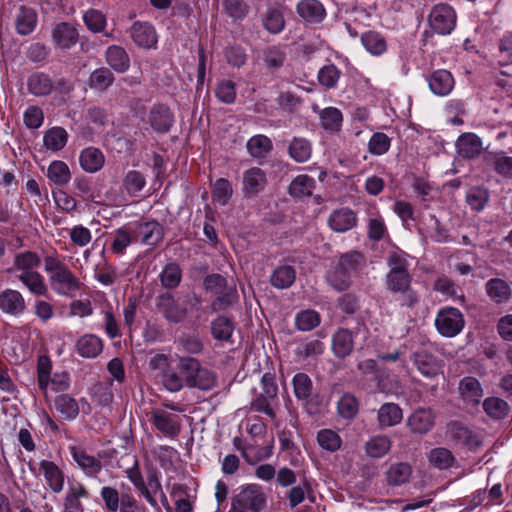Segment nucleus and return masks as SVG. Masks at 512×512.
I'll return each mask as SVG.
<instances>
[{
	"label": "nucleus",
	"instance_id": "41",
	"mask_svg": "<svg viewBox=\"0 0 512 512\" xmlns=\"http://www.w3.org/2000/svg\"><path fill=\"white\" fill-rule=\"evenodd\" d=\"M428 460L433 467L439 470H447L456 462L453 453L445 447L433 448L428 454Z\"/></svg>",
	"mask_w": 512,
	"mask_h": 512
},
{
	"label": "nucleus",
	"instance_id": "11",
	"mask_svg": "<svg viewBox=\"0 0 512 512\" xmlns=\"http://www.w3.org/2000/svg\"><path fill=\"white\" fill-rule=\"evenodd\" d=\"M358 222L357 214L351 208L341 207L331 212L328 217V226L337 233H345L354 227Z\"/></svg>",
	"mask_w": 512,
	"mask_h": 512
},
{
	"label": "nucleus",
	"instance_id": "27",
	"mask_svg": "<svg viewBox=\"0 0 512 512\" xmlns=\"http://www.w3.org/2000/svg\"><path fill=\"white\" fill-rule=\"evenodd\" d=\"M456 149L460 157L473 159L482 152V141L473 133H465L457 139Z\"/></svg>",
	"mask_w": 512,
	"mask_h": 512
},
{
	"label": "nucleus",
	"instance_id": "15",
	"mask_svg": "<svg viewBox=\"0 0 512 512\" xmlns=\"http://www.w3.org/2000/svg\"><path fill=\"white\" fill-rule=\"evenodd\" d=\"M267 185L266 173L258 168L252 167L243 174V194L246 198H252L262 192Z\"/></svg>",
	"mask_w": 512,
	"mask_h": 512
},
{
	"label": "nucleus",
	"instance_id": "45",
	"mask_svg": "<svg viewBox=\"0 0 512 512\" xmlns=\"http://www.w3.org/2000/svg\"><path fill=\"white\" fill-rule=\"evenodd\" d=\"M485 413L492 419L502 420L509 414L508 403L499 397H487L483 401Z\"/></svg>",
	"mask_w": 512,
	"mask_h": 512
},
{
	"label": "nucleus",
	"instance_id": "3",
	"mask_svg": "<svg viewBox=\"0 0 512 512\" xmlns=\"http://www.w3.org/2000/svg\"><path fill=\"white\" fill-rule=\"evenodd\" d=\"M45 272L49 276L52 285L67 288L78 287V281L69 268L59 258L48 255L44 258Z\"/></svg>",
	"mask_w": 512,
	"mask_h": 512
},
{
	"label": "nucleus",
	"instance_id": "24",
	"mask_svg": "<svg viewBox=\"0 0 512 512\" xmlns=\"http://www.w3.org/2000/svg\"><path fill=\"white\" fill-rule=\"evenodd\" d=\"M39 465L49 488L54 493H60L65 482L64 472L53 461L41 460Z\"/></svg>",
	"mask_w": 512,
	"mask_h": 512
},
{
	"label": "nucleus",
	"instance_id": "10",
	"mask_svg": "<svg viewBox=\"0 0 512 512\" xmlns=\"http://www.w3.org/2000/svg\"><path fill=\"white\" fill-rule=\"evenodd\" d=\"M134 241H140L145 245L155 246L162 241L164 230L155 220L139 222L132 229Z\"/></svg>",
	"mask_w": 512,
	"mask_h": 512
},
{
	"label": "nucleus",
	"instance_id": "52",
	"mask_svg": "<svg viewBox=\"0 0 512 512\" xmlns=\"http://www.w3.org/2000/svg\"><path fill=\"white\" fill-rule=\"evenodd\" d=\"M100 497L104 503L106 512H118L121 508L123 493L112 486H103L100 490Z\"/></svg>",
	"mask_w": 512,
	"mask_h": 512
},
{
	"label": "nucleus",
	"instance_id": "42",
	"mask_svg": "<svg viewBox=\"0 0 512 512\" xmlns=\"http://www.w3.org/2000/svg\"><path fill=\"white\" fill-rule=\"evenodd\" d=\"M216 382V374L207 368L201 367L194 376H188L187 386L190 388H198L203 391H209L216 385Z\"/></svg>",
	"mask_w": 512,
	"mask_h": 512
},
{
	"label": "nucleus",
	"instance_id": "4",
	"mask_svg": "<svg viewBox=\"0 0 512 512\" xmlns=\"http://www.w3.org/2000/svg\"><path fill=\"white\" fill-rule=\"evenodd\" d=\"M435 327L442 336L454 337L464 327L463 315L457 308L444 307L436 315Z\"/></svg>",
	"mask_w": 512,
	"mask_h": 512
},
{
	"label": "nucleus",
	"instance_id": "63",
	"mask_svg": "<svg viewBox=\"0 0 512 512\" xmlns=\"http://www.w3.org/2000/svg\"><path fill=\"white\" fill-rule=\"evenodd\" d=\"M216 97L225 104H232L236 99L235 84L231 80L220 81L215 89Z\"/></svg>",
	"mask_w": 512,
	"mask_h": 512
},
{
	"label": "nucleus",
	"instance_id": "2",
	"mask_svg": "<svg viewBox=\"0 0 512 512\" xmlns=\"http://www.w3.org/2000/svg\"><path fill=\"white\" fill-rule=\"evenodd\" d=\"M40 264L41 259L35 252L25 251L15 255L14 267L21 271L19 279L27 288H43V277L34 271Z\"/></svg>",
	"mask_w": 512,
	"mask_h": 512
},
{
	"label": "nucleus",
	"instance_id": "64",
	"mask_svg": "<svg viewBox=\"0 0 512 512\" xmlns=\"http://www.w3.org/2000/svg\"><path fill=\"white\" fill-rule=\"evenodd\" d=\"M285 59L286 55L284 51L276 46L267 48L263 54V61L265 65L270 69L280 68L284 64Z\"/></svg>",
	"mask_w": 512,
	"mask_h": 512
},
{
	"label": "nucleus",
	"instance_id": "5",
	"mask_svg": "<svg viewBox=\"0 0 512 512\" xmlns=\"http://www.w3.org/2000/svg\"><path fill=\"white\" fill-rule=\"evenodd\" d=\"M387 263L390 268L387 276L389 288H409L411 278L406 259L400 253L392 252Z\"/></svg>",
	"mask_w": 512,
	"mask_h": 512
},
{
	"label": "nucleus",
	"instance_id": "59",
	"mask_svg": "<svg viewBox=\"0 0 512 512\" xmlns=\"http://www.w3.org/2000/svg\"><path fill=\"white\" fill-rule=\"evenodd\" d=\"M134 241L132 230L125 227L119 228L115 231L111 250L116 254H123L124 250Z\"/></svg>",
	"mask_w": 512,
	"mask_h": 512
},
{
	"label": "nucleus",
	"instance_id": "48",
	"mask_svg": "<svg viewBox=\"0 0 512 512\" xmlns=\"http://www.w3.org/2000/svg\"><path fill=\"white\" fill-rule=\"evenodd\" d=\"M294 322L297 330L308 332L319 326L321 316L312 309L301 310L296 313Z\"/></svg>",
	"mask_w": 512,
	"mask_h": 512
},
{
	"label": "nucleus",
	"instance_id": "32",
	"mask_svg": "<svg viewBox=\"0 0 512 512\" xmlns=\"http://www.w3.org/2000/svg\"><path fill=\"white\" fill-rule=\"evenodd\" d=\"M27 87L31 94L41 97L49 95L55 85L49 75L43 72H35L29 76Z\"/></svg>",
	"mask_w": 512,
	"mask_h": 512
},
{
	"label": "nucleus",
	"instance_id": "25",
	"mask_svg": "<svg viewBox=\"0 0 512 512\" xmlns=\"http://www.w3.org/2000/svg\"><path fill=\"white\" fill-rule=\"evenodd\" d=\"M296 11L302 19L312 24L322 22L326 16L325 8L318 0H301Z\"/></svg>",
	"mask_w": 512,
	"mask_h": 512
},
{
	"label": "nucleus",
	"instance_id": "36",
	"mask_svg": "<svg viewBox=\"0 0 512 512\" xmlns=\"http://www.w3.org/2000/svg\"><path fill=\"white\" fill-rule=\"evenodd\" d=\"M392 442L386 435H375L367 440L364 449L371 458H382L391 450Z\"/></svg>",
	"mask_w": 512,
	"mask_h": 512
},
{
	"label": "nucleus",
	"instance_id": "28",
	"mask_svg": "<svg viewBox=\"0 0 512 512\" xmlns=\"http://www.w3.org/2000/svg\"><path fill=\"white\" fill-rule=\"evenodd\" d=\"M103 341L94 334H85L76 342V352L83 358H95L103 350Z\"/></svg>",
	"mask_w": 512,
	"mask_h": 512
},
{
	"label": "nucleus",
	"instance_id": "57",
	"mask_svg": "<svg viewBox=\"0 0 512 512\" xmlns=\"http://www.w3.org/2000/svg\"><path fill=\"white\" fill-rule=\"evenodd\" d=\"M341 71L333 64L323 66L318 72V81L320 85L327 89L335 88Z\"/></svg>",
	"mask_w": 512,
	"mask_h": 512
},
{
	"label": "nucleus",
	"instance_id": "39",
	"mask_svg": "<svg viewBox=\"0 0 512 512\" xmlns=\"http://www.w3.org/2000/svg\"><path fill=\"white\" fill-rule=\"evenodd\" d=\"M114 80V74L109 68L100 67L90 74L88 84L91 89L104 92L113 84Z\"/></svg>",
	"mask_w": 512,
	"mask_h": 512
},
{
	"label": "nucleus",
	"instance_id": "56",
	"mask_svg": "<svg viewBox=\"0 0 512 512\" xmlns=\"http://www.w3.org/2000/svg\"><path fill=\"white\" fill-rule=\"evenodd\" d=\"M52 362L48 356H39L37 360V382L40 390L45 391L50 383Z\"/></svg>",
	"mask_w": 512,
	"mask_h": 512
},
{
	"label": "nucleus",
	"instance_id": "47",
	"mask_svg": "<svg viewBox=\"0 0 512 512\" xmlns=\"http://www.w3.org/2000/svg\"><path fill=\"white\" fill-rule=\"evenodd\" d=\"M296 279L295 269L290 265L277 267L270 277L274 288H290Z\"/></svg>",
	"mask_w": 512,
	"mask_h": 512
},
{
	"label": "nucleus",
	"instance_id": "51",
	"mask_svg": "<svg viewBox=\"0 0 512 512\" xmlns=\"http://www.w3.org/2000/svg\"><path fill=\"white\" fill-rule=\"evenodd\" d=\"M321 125L325 130L338 132L343 122L342 112L335 107H328L320 113Z\"/></svg>",
	"mask_w": 512,
	"mask_h": 512
},
{
	"label": "nucleus",
	"instance_id": "33",
	"mask_svg": "<svg viewBox=\"0 0 512 512\" xmlns=\"http://www.w3.org/2000/svg\"><path fill=\"white\" fill-rule=\"evenodd\" d=\"M107 64L116 72L124 73L130 67V58L121 46L112 45L105 52Z\"/></svg>",
	"mask_w": 512,
	"mask_h": 512
},
{
	"label": "nucleus",
	"instance_id": "21",
	"mask_svg": "<svg viewBox=\"0 0 512 512\" xmlns=\"http://www.w3.org/2000/svg\"><path fill=\"white\" fill-rule=\"evenodd\" d=\"M432 93L437 96H447L453 90L454 77L448 70L438 69L433 71L427 78Z\"/></svg>",
	"mask_w": 512,
	"mask_h": 512
},
{
	"label": "nucleus",
	"instance_id": "31",
	"mask_svg": "<svg viewBox=\"0 0 512 512\" xmlns=\"http://www.w3.org/2000/svg\"><path fill=\"white\" fill-rule=\"evenodd\" d=\"M412 467L406 462H397L389 466L385 472V479L389 486L398 487L409 482Z\"/></svg>",
	"mask_w": 512,
	"mask_h": 512
},
{
	"label": "nucleus",
	"instance_id": "43",
	"mask_svg": "<svg viewBox=\"0 0 512 512\" xmlns=\"http://www.w3.org/2000/svg\"><path fill=\"white\" fill-rule=\"evenodd\" d=\"M288 152L294 161L298 163H304L311 157L312 146L307 139L294 137L289 144Z\"/></svg>",
	"mask_w": 512,
	"mask_h": 512
},
{
	"label": "nucleus",
	"instance_id": "7",
	"mask_svg": "<svg viewBox=\"0 0 512 512\" xmlns=\"http://www.w3.org/2000/svg\"><path fill=\"white\" fill-rule=\"evenodd\" d=\"M447 435L452 441L463 445L470 451H476L482 444L479 436L461 421L449 422Z\"/></svg>",
	"mask_w": 512,
	"mask_h": 512
},
{
	"label": "nucleus",
	"instance_id": "29",
	"mask_svg": "<svg viewBox=\"0 0 512 512\" xmlns=\"http://www.w3.org/2000/svg\"><path fill=\"white\" fill-rule=\"evenodd\" d=\"M0 309L10 315H20L25 309V301L18 290H3L0 294Z\"/></svg>",
	"mask_w": 512,
	"mask_h": 512
},
{
	"label": "nucleus",
	"instance_id": "26",
	"mask_svg": "<svg viewBox=\"0 0 512 512\" xmlns=\"http://www.w3.org/2000/svg\"><path fill=\"white\" fill-rule=\"evenodd\" d=\"M235 330V321L232 316L219 315L210 323V332L215 340L231 342Z\"/></svg>",
	"mask_w": 512,
	"mask_h": 512
},
{
	"label": "nucleus",
	"instance_id": "9",
	"mask_svg": "<svg viewBox=\"0 0 512 512\" xmlns=\"http://www.w3.org/2000/svg\"><path fill=\"white\" fill-rule=\"evenodd\" d=\"M154 427L167 437L175 438L181 431V418L164 409L156 408L151 412Z\"/></svg>",
	"mask_w": 512,
	"mask_h": 512
},
{
	"label": "nucleus",
	"instance_id": "37",
	"mask_svg": "<svg viewBox=\"0 0 512 512\" xmlns=\"http://www.w3.org/2000/svg\"><path fill=\"white\" fill-rule=\"evenodd\" d=\"M127 477L134 485V487L144 496L146 501L153 507L157 508V501L152 495L151 491L144 482L142 473L139 468L138 461H135L133 467L127 470Z\"/></svg>",
	"mask_w": 512,
	"mask_h": 512
},
{
	"label": "nucleus",
	"instance_id": "23",
	"mask_svg": "<svg viewBox=\"0 0 512 512\" xmlns=\"http://www.w3.org/2000/svg\"><path fill=\"white\" fill-rule=\"evenodd\" d=\"M461 399L469 404L478 405L484 395L479 380L473 376L463 377L458 386Z\"/></svg>",
	"mask_w": 512,
	"mask_h": 512
},
{
	"label": "nucleus",
	"instance_id": "53",
	"mask_svg": "<svg viewBox=\"0 0 512 512\" xmlns=\"http://www.w3.org/2000/svg\"><path fill=\"white\" fill-rule=\"evenodd\" d=\"M339 265L344 271H359L366 266V257L362 252L352 250L340 256Z\"/></svg>",
	"mask_w": 512,
	"mask_h": 512
},
{
	"label": "nucleus",
	"instance_id": "49",
	"mask_svg": "<svg viewBox=\"0 0 512 512\" xmlns=\"http://www.w3.org/2000/svg\"><path fill=\"white\" fill-rule=\"evenodd\" d=\"M337 411L341 418L352 420L359 411V402L351 393H344L337 402Z\"/></svg>",
	"mask_w": 512,
	"mask_h": 512
},
{
	"label": "nucleus",
	"instance_id": "58",
	"mask_svg": "<svg viewBox=\"0 0 512 512\" xmlns=\"http://www.w3.org/2000/svg\"><path fill=\"white\" fill-rule=\"evenodd\" d=\"M233 193L232 185L229 180L219 178L213 185L212 197L213 200L221 205H226Z\"/></svg>",
	"mask_w": 512,
	"mask_h": 512
},
{
	"label": "nucleus",
	"instance_id": "18",
	"mask_svg": "<svg viewBox=\"0 0 512 512\" xmlns=\"http://www.w3.org/2000/svg\"><path fill=\"white\" fill-rule=\"evenodd\" d=\"M411 359L417 370L427 378H434L439 373L437 358L424 346L413 352Z\"/></svg>",
	"mask_w": 512,
	"mask_h": 512
},
{
	"label": "nucleus",
	"instance_id": "55",
	"mask_svg": "<svg viewBox=\"0 0 512 512\" xmlns=\"http://www.w3.org/2000/svg\"><path fill=\"white\" fill-rule=\"evenodd\" d=\"M489 200L487 189L482 187H472L466 193V202L475 211H481Z\"/></svg>",
	"mask_w": 512,
	"mask_h": 512
},
{
	"label": "nucleus",
	"instance_id": "44",
	"mask_svg": "<svg viewBox=\"0 0 512 512\" xmlns=\"http://www.w3.org/2000/svg\"><path fill=\"white\" fill-rule=\"evenodd\" d=\"M46 176L57 186L66 185L71 179V173L68 165L60 160H56L50 163Z\"/></svg>",
	"mask_w": 512,
	"mask_h": 512
},
{
	"label": "nucleus",
	"instance_id": "60",
	"mask_svg": "<svg viewBox=\"0 0 512 512\" xmlns=\"http://www.w3.org/2000/svg\"><path fill=\"white\" fill-rule=\"evenodd\" d=\"M83 20L87 28L94 33L102 32L106 26V17L100 10L89 9L83 15Z\"/></svg>",
	"mask_w": 512,
	"mask_h": 512
},
{
	"label": "nucleus",
	"instance_id": "1",
	"mask_svg": "<svg viewBox=\"0 0 512 512\" xmlns=\"http://www.w3.org/2000/svg\"><path fill=\"white\" fill-rule=\"evenodd\" d=\"M267 497L263 487L257 483L244 484L231 499L228 512H265Z\"/></svg>",
	"mask_w": 512,
	"mask_h": 512
},
{
	"label": "nucleus",
	"instance_id": "13",
	"mask_svg": "<svg viewBox=\"0 0 512 512\" xmlns=\"http://www.w3.org/2000/svg\"><path fill=\"white\" fill-rule=\"evenodd\" d=\"M358 330L351 331L347 328H338L332 335V352L335 357L344 359L349 356L354 348V338Z\"/></svg>",
	"mask_w": 512,
	"mask_h": 512
},
{
	"label": "nucleus",
	"instance_id": "20",
	"mask_svg": "<svg viewBox=\"0 0 512 512\" xmlns=\"http://www.w3.org/2000/svg\"><path fill=\"white\" fill-rule=\"evenodd\" d=\"M133 42L142 48H153L157 43V34L152 24L148 22H135L130 30Z\"/></svg>",
	"mask_w": 512,
	"mask_h": 512
},
{
	"label": "nucleus",
	"instance_id": "14",
	"mask_svg": "<svg viewBox=\"0 0 512 512\" xmlns=\"http://www.w3.org/2000/svg\"><path fill=\"white\" fill-rule=\"evenodd\" d=\"M148 122L157 133H167L174 124V115L164 104L154 105L148 113Z\"/></svg>",
	"mask_w": 512,
	"mask_h": 512
},
{
	"label": "nucleus",
	"instance_id": "50",
	"mask_svg": "<svg viewBox=\"0 0 512 512\" xmlns=\"http://www.w3.org/2000/svg\"><path fill=\"white\" fill-rule=\"evenodd\" d=\"M264 28L272 34L280 33L285 26L283 13L275 7L268 8L262 17Z\"/></svg>",
	"mask_w": 512,
	"mask_h": 512
},
{
	"label": "nucleus",
	"instance_id": "40",
	"mask_svg": "<svg viewBox=\"0 0 512 512\" xmlns=\"http://www.w3.org/2000/svg\"><path fill=\"white\" fill-rule=\"evenodd\" d=\"M361 42L365 49L375 56L382 55L387 50L385 37L376 31H367L363 33L361 35Z\"/></svg>",
	"mask_w": 512,
	"mask_h": 512
},
{
	"label": "nucleus",
	"instance_id": "8",
	"mask_svg": "<svg viewBox=\"0 0 512 512\" xmlns=\"http://www.w3.org/2000/svg\"><path fill=\"white\" fill-rule=\"evenodd\" d=\"M69 453L76 466L84 473L86 477L97 478L102 470L101 460L81 447L72 445L68 447Z\"/></svg>",
	"mask_w": 512,
	"mask_h": 512
},
{
	"label": "nucleus",
	"instance_id": "30",
	"mask_svg": "<svg viewBox=\"0 0 512 512\" xmlns=\"http://www.w3.org/2000/svg\"><path fill=\"white\" fill-rule=\"evenodd\" d=\"M403 419V412L396 403H384L377 412V420L380 428L393 427Z\"/></svg>",
	"mask_w": 512,
	"mask_h": 512
},
{
	"label": "nucleus",
	"instance_id": "62",
	"mask_svg": "<svg viewBox=\"0 0 512 512\" xmlns=\"http://www.w3.org/2000/svg\"><path fill=\"white\" fill-rule=\"evenodd\" d=\"M181 269L176 263H169L161 273V282L164 288H176L181 281Z\"/></svg>",
	"mask_w": 512,
	"mask_h": 512
},
{
	"label": "nucleus",
	"instance_id": "35",
	"mask_svg": "<svg viewBox=\"0 0 512 512\" xmlns=\"http://www.w3.org/2000/svg\"><path fill=\"white\" fill-rule=\"evenodd\" d=\"M316 181L314 178L301 174L296 176L288 187V193L293 198H303L312 195Z\"/></svg>",
	"mask_w": 512,
	"mask_h": 512
},
{
	"label": "nucleus",
	"instance_id": "61",
	"mask_svg": "<svg viewBox=\"0 0 512 512\" xmlns=\"http://www.w3.org/2000/svg\"><path fill=\"white\" fill-rule=\"evenodd\" d=\"M391 145L390 138L382 132L374 133L368 142V151L373 155L385 154Z\"/></svg>",
	"mask_w": 512,
	"mask_h": 512
},
{
	"label": "nucleus",
	"instance_id": "17",
	"mask_svg": "<svg viewBox=\"0 0 512 512\" xmlns=\"http://www.w3.org/2000/svg\"><path fill=\"white\" fill-rule=\"evenodd\" d=\"M435 425V414L431 408L416 409L407 420V426L414 434H426Z\"/></svg>",
	"mask_w": 512,
	"mask_h": 512
},
{
	"label": "nucleus",
	"instance_id": "22",
	"mask_svg": "<svg viewBox=\"0 0 512 512\" xmlns=\"http://www.w3.org/2000/svg\"><path fill=\"white\" fill-rule=\"evenodd\" d=\"M53 409L64 421L75 420L80 412L78 401L71 395L62 393L54 398Z\"/></svg>",
	"mask_w": 512,
	"mask_h": 512
},
{
	"label": "nucleus",
	"instance_id": "6",
	"mask_svg": "<svg viewBox=\"0 0 512 512\" xmlns=\"http://www.w3.org/2000/svg\"><path fill=\"white\" fill-rule=\"evenodd\" d=\"M429 24L438 34H450L456 24V14L448 4H438L430 12Z\"/></svg>",
	"mask_w": 512,
	"mask_h": 512
},
{
	"label": "nucleus",
	"instance_id": "38",
	"mask_svg": "<svg viewBox=\"0 0 512 512\" xmlns=\"http://www.w3.org/2000/svg\"><path fill=\"white\" fill-rule=\"evenodd\" d=\"M68 141L67 131L59 126L48 129L43 136L44 146L53 152L62 150Z\"/></svg>",
	"mask_w": 512,
	"mask_h": 512
},
{
	"label": "nucleus",
	"instance_id": "54",
	"mask_svg": "<svg viewBox=\"0 0 512 512\" xmlns=\"http://www.w3.org/2000/svg\"><path fill=\"white\" fill-rule=\"evenodd\" d=\"M317 442L322 449L329 452H336L342 446L341 437L332 429L320 430L317 433Z\"/></svg>",
	"mask_w": 512,
	"mask_h": 512
},
{
	"label": "nucleus",
	"instance_id": "16",
	"mask_svg": "<svg viewBox=\"0 0 512 512\" xmlns=\"http://www.w3.org/2000/svg\"><path fill=\"white\" fill-rule=\"evenodd\" d=\"M52 39L61 49H70L79 40L77 26L70 22H59L52 30Z\"/></svg>",
	"mask_w": 512,
	"mask_h": 512
},
{
	"label": "nucleus",
	"instance_id": "34",
	"mask_svg": "<svg viewBox=\"0 0 512 512\" xmlns=\"http://www.w3.org/2000/svg\"><path fill=\"white\" fill-rule=\"evenodd\" d=\"M79 161L84 171L95 173L103 167L105 158L99 149L89 147L80 153Z\"/></svg>",
	"mask_w": 512,
	"mask_h": 512
},
{
	"label": "nucleus",
	"instance_id": "12",
	"mask_svg": "<svg viewBox=\"0 0 512 512\" xmlns=\"http://www.w3.org/2000/svg\"><path fill=\"white\" fill-rule=\"evenodd\" d=\"M38 23V14L33 7L20 5L14 15L16 33L27 36L34 32Z\"/></svg>",
	"mask_w": 512,
	"mask_h": 512
},
{
	"label": "nucleus",
	"instance_id": "19",
	"mask_svg": "<svg viewBox=\"0 0 512 512\" xmlns=\"http://www.w3.org/2000/svg\"><path fill=\"white\" fill-rule=\"evenodd\" d=\"M292 385L296 399L302 401L306 409L309 410L316 403L313 397V382L309 375L304 372L296 373L293 376Z\"/></svg>",
	"mask_w": 512,
	"mask_h": 512
},
{
	"label": "nucleus",
	"instance_id": "46",
	"mask_svg": "<svg viewBox=\"0 0 512 512\" xmlns=\"http://www.w3.org/2000/svg\"><path fill=\"white\" fill-rule=\"evenodd\" d=\"M246 147L253 158H264L273 149V144L267 136L260 134L251 137Z\"/></svg>",
	"mask_w": 512,
	"mask_h": 512
}]
</instances>
